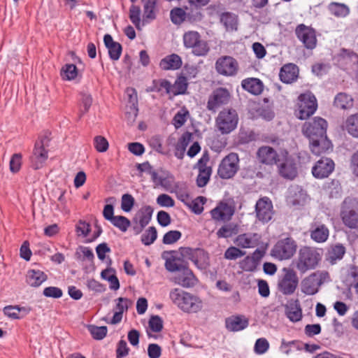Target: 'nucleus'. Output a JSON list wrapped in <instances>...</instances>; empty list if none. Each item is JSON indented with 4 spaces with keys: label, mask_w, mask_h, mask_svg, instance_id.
I'll return each mask as SVG.
<instances>
[{
    "label": "nucleus",
    "mask_w": 358,
    "mask_h": 358,
    "mask_svg": "<svg viewBox=\"0 0 358 358\" xmlns=\"http://www.w3.org/2000/svg\"><path fill=\"white\" fill-rule=\"evenodd\" d=\"M297 249L296 242L290 237L279 240L271 251V255L278 260H287L292 258Z\"/></svg>",
    "instance_id": "39448f33"
},
{
    "label": "nucleus",
    "mask_w": 358,
    "mask_h": 358,
    "mask_svg": "<svg viewBox=\"0 0 358 358\" xmlns=\"http://www.w3.org/2000/svg\"><path fill=\"white\" fill-rule=\"evenodd\" d=\"M329 10L331 14L337 17H345L350 12L349 8L343 4L336 2H332L329 5Z\"/></svg>",
    "instance_id": "37998d69"
},
{
    "label": "nucleus",
    "mask_w": 358,
    "mask_h": 358,
    "mask_svg": "<svg viewBox=\"0 0 358 358\" xmlns=\"http://www.w3.org/2000/svg\"><path fill=\"white\" fill-rule=\"evenodd\" d=\"M280 162L278 166L280 175L284 178L293 180L297 176V167L294 159L285 150L280 152Z\"/></svg>",
    "instance_id": "9d476101"
},
{
    "label": "nucleus",
    "mask_w": 358,
    "mask_h": 358,
    "mask_svg": "<svg viewBox=\"0 0 358 358\" xmlns=\"http://www.w3.org/2000/svg\"><path fill=\"white\" fill-rule=\"evenodd\" d=\"M22 155L20 153H15L12 155L10 160V171L13 173H17L22 165Z\"/></svg>",
    "instance_id": "4d7b16f0"
},
{
    "label": "nucleus",
    "mask_w": 358,
    "mask_h": 358,
    "mask_svg": "<svg viewBox=\"0 0 358 358\" xmlns=\"http://www.w3.org/2000/svg\"><path fill=\"white\" fill-rule=\"evenodd\" d=\"M149 327L154 332H159L163 327L162 319L157 316H152L149 321Z\"/></svg>",
    "instance_id": "338daca9"
},
{
    "label": "nucleus",
    "mask_w": 358,
    "mask_h": 358,
    "mask_svg": "<svg viewBox=\"0 0 358 358\" xmlns=\"http://www.w3.org/2000/svg\"><path fill=\"white\" fill-rule=\"evenodd\" d=\"M341 217L350 229H358V199L348 197L341 205Z\"/></svg>",
    "instance_id": "7ed1b4c3"
},
{
    "label": "nucleus",
    "mask_w": 358,
    "mask_h": 358,
    "mask_svg": "<svg viewBox=\"0 0 358 358\" xmlns=\"http://www.w3.org/2000/svg\"><path fill=\"white\" fill-rule=\"evenodd\" d=\"M76 255H78V258L83 261L87 260L92 262L94 257L92 250L88 247H80L76 252Z\"/></svg>",
    "instance_id": "052dcab7"
},
{
    "label": "nucleus",
    "mask_w": 358,
    "mask_h": 358,
    "mask_svg": "<svg viewBox=\"0 0 358 358\" xmlns=\"http://www.w3.org/2000/svg\"><path fill=\"white\" fill-rule=\"evenodd\" d=\"M269 348V343L264 338H258L254 346V352L257 355H263L266 353Z\"/></svg>",
    "instance_id": "6e6d98bb"
},
{
    "label": "nucleus",
    "mask_w": 358,
    "mask_h": 358,
    "mask_svg": "<svg viewBox=\"0 0 358 358\" xmlns=\"http://www.w3.org/2000/svg\"><path fill=\"white\" fill-rule=\"evenodd\" d=\"M157 0H147L144 4V15L148 19L155 18V10Z\"/></svg>",
    "instance_id": "3c124183"
},
{
    "label": "nucleus",
    "mask_w": 358,
    "mask_h": 358,
    "mask_svg": "<svg viewBox=\"0 0 358 358\" xmlns=\"http://www.w3.org/2000/svg\"><path fill=\"white\" fill-rule=\"evenodd\" d=\"M157 230L154 227H149L142 235L141 241L145 245L152 244L157 238Z\"/></svg>",
    "instance_id": "8fccbe9b"
},
{
    "label": "nucleus",
    "mask_w": 358,
    "mask_h": 358,
    "mask_svg": "<svg viewBox=\"0 0 358 358\" xmlns=\"http://www.w3.org/2000/svg\"><path fill=\"white\" fill-rule=\"evenodd\" d=\"M257 266L256 262L250 255L239 262V267L245 271H254Z\"/></svg>",
    "instance_id": "5fc2aeb1"
},
{
    "label": "nucleus",
    "mask_w": 358,
    "mask_h": 358,
    "mask_svg": "<svg viewBox=\"0 0 358 358\" xmlns=\"http://www.w3.org/2000/svg\"><path fill=\"white\" fill-rule=\"evenodd\" d=\"M141 9L138 6H131L129 10V18L131 22L136 26L137 29L140 28L141 24Z\"/></svg>",
    "instance_id": "680f3d73"
},
{
    "label": "nucleus",
    "mask_w": 358,
    "mask_h": 358,
    "mask_svg": "<svg viewBox=\"0 0 358 358\" xmlns=\"http://www.w3.org/2000/svg\"><path fill=\"white\" fill-rule=\"evenodd\" d=\"M248 324V319L242 315H232L225 320L226 328L230 331H242L247 328Z\"/></svg>",
    "instance_id": "bb28decb"
},
{
    "label": "nucleus",
    "mask_w": 358,
    "mask_h": 358,
    "mask_svg": "<svg viewBox=\"0 0 358 358\" xmlns=\"http://www.w3.org/2000/svg\"><path fill=\"white\" fill-rule=\"evenodd\" d=\"M309 141L310 150L316 155L325 153L332 148L331 143L327 136L310 138Z\"/></svg>",
    "instance_id": "a878e982"
},
{
    "label": "nucleus",
    "mask_w": 358,
    "mask_h": 358,
    "mask_svg": "<svg viewBox=\"0 0 358 358\" xmlns=\"http://www.w3.org/2000/svg\"><path fill=\"white\" fill-rule=\"evenodd\" d=\"M208 162V155L205 154L203 155L196 164L199 170L196 184L200 187H203L207 185L212 173L211 167L207 164Z\"/></svg>",
    "instance_id": "6ab92c4d"
},
{
    "label": "nucleus",
    "mask_w": 358,
    "mask_h": 358,
    "mask_svg": "<svg viewBox=\"0 0 358 358\" xmlns=\"http://www.w3.org/2000/svg\"><path fill=\"white\" fill-rule=\"evenodd\" d=\"M345 252V248L341 244L332 246L328 252L327 260L334 264L336 261L343 258Z\"/></svg>",
    "instance_id": "ea45409f"
},
{
    "label": "nucleus",
    "mask_w": 358,
    "mask_h": 358,
    "mask_svg": "<svg viewBox=\"0 0 358 358\" xmlns=\"http://www.w3.org/2000/svg\"><path fill=\"white\" fill-rule=\"evenodd\" d=\"M286 315L290 321L296 322L302 318V311L300 305L297 303H293L286 306Z\"/></svg>",
    "instance_id": "58836bf2"
},
{
    "label": "nucleus",
    "mask_w": 358,
    "mask_h": 358,
    "mask_svg": "<svg viewBox=\"0 0 358 358\" xmlns=\"http://www.w3.org/2000/svg\"><path fill=\"white\" fill-rule=\"evenodd\" d=\"M181 255L191 260L194 265L200 270L206 269L208 264V255L201 248H182Z\"/></svg>",
    "instance_id": "9b49d317"
},
{
    "label": "nucleus",
    "mask_w": 358,
    "mask_h": 358,
    "mask_svg": "<svg viewBox=\"0 0 358 358\" xmlns=\"http://www.w3.org/2000/svg\"><path fill=\"white\" fill-rule=\"evenodd\" d=\"M298 68L293 64L284 65L280 71V78L285 83H290L298 77Z\"/></svg>",
    "instance_id": "2f4dec72"
},
{
    "label": "nucleus",
    "mask_w": 358,
    "mask_h": 358,
    "mask_svg": "<svg viewBox=\"0 0 358 358\" xmlns=\"http://www.w3.org/2000/svg\"><path fill=\"white\" fill-rule=\"evenodd\" d=\"M341 64L346 66H353L358 64V55L351 51L343 50L340 55Z\"/></svg>",
    "instance_id": "c03bdc74"
},
{
    "label": "nucleus",
    "mask_w": 358,
    "mask_h": 358,
    "mask_svg": "<svg viewBox=\"0 0 358 358\" xmlns=\"http://www.w3.org/2000/svg\"><path fill=\"white\" fill-rule=\"evenodd\" d=\"M131 305V301L126 298L120 297L117 299L116 306L114 308V315L109 323L116 324L121 322L122 314L127 311L129 306Z\"/></svg>",
    "instance_id": "c756f323"
},
{
    "label": "nucleus",
    "mask_w": 358,
    "mask_h": 358,
    "mask_svg": "<svg viewBox=\"0 0 358 358\" xmlns=\"http://www.w3.org/2000/svg\"><path fill=\"white\" fill-rule=\"evenodd\" d=\"M134 204V197L129 194H123L122 196L121 208L124 212H129Z\"/></svg>",
    "instance_id": "0e129e2a"
},
{
    "label": "nucleus",
    "mask_w": 358,
    "mask_h": 358,
    "mask_svg": "<svg viewBox=\"0 0 358 358\" xmlns=\"http://www.w3.org/2000/svg\"><path fill=\"white\" fill-rule=\"evenodd\" d=\"M211 216L216 220H228L234 214L232 207L227 203H221L210 211Z\"/></svg>",
    "instance_id": "7c9ffc66"
},
{
    "label": "nucleus",
    "mask_w": 358,
    "mask_h": 358,
    "mask_svg": "<svg viewBox=\"0 0 358 358\" xmlns=\"http://www.w3.org/2000/svg\"><path fill=\"white\" fill-rule=\"evenodd\" d=\"M181 66V58L176 54L165 57L159 63V66L164 70H176L180 69Z\"/></svg>",
    "instance_id": "f704fd0d"
},
{
    "label": "nucleus",
    "mask_w": 358,
    "mask_h": 358,
    "mask_svg": "<svg viewBox=\"0 0 358 358\" xmlns=\"http://www.w3.org/2000/svg\"><path fill=\"white\" fill-rule=\"evenodd\" d=\"M334 169V162L329 158H322L313 167V175L317 178H324Z\"/></svg>",
    "instance_id": "5701e85b"
},
{
    "label": "nucleus",
    "mask_w": 358,
    "mask_h": 358,
    "mask_svg": "<svg viewBox=\"0 0 358 358\" xmlns=\"http://www.w3.org/2000/svg\"><path fill=\"white\" fill-rule=\"evenodd\" d=\"M157 203L162 207H172L174 206V200L166 194L159 195L157 199Z\"/></svg>",
    "instance_id": "774afa93"
},
{
    "label": "nucleus",
    "mask_w": 358,
    "mask_h": 358,
    "mask_svg": "<svg viewBox=\"0 0 358 358\" xmlns=\"http://www.w3.org/2000/svg\"><path fill=\"white\" fill-rule=\"evenodd\" d=\"M187 88V82L185 77H178L172 85L170 82L163 80L160 81L159 90H164L166 93L170 95H178L185 94Z\"/></svg>",
    "instance_id": "f3484780"
},
{
    "label": "nucleus",
    "mask_w": 358,
    "mask_h": 358,
    "mask_svg": "<svg viewBox=\"0 0 358 358\" xmlns=\"http://www.w3.org/2000/svg\"><path fill=\"white\" fill-rule=\"evenodd\" d=\"M46 280V274L41 270L31 269L27 272V282L32 287H38Z\"/></svg>",
    "instance_id": "c9c22d12"
},
{
    "label": "nucleus",
    "mask_w": 358,
    "mask_h": 358,
    "mask_svg": "<svg viewBox=\"0 0 358 358\" xmlns=\"http://www.w3.org/2000/svg\"><path fill=\"white\" fill-rule=\"evenodd\" d=\"M308 201L306 193L299 186H293L289 189L287 198V203L296 208L304 206Z\"/></svg>",
    "instance_id": "b1692460"
},
{
    "label": "nucleus",
    "mask_w": 358,
    "mask_h": 358,
    "mask_svg": "<svg viewBox=\"0 0 358 358\" xmlns=\"http://www.w3.org/2000/svg\"><path fill=\"white\" fill-rule=\"evenodd\" d=\"M191 140V134H184L178 141L176 145L175 156L182 159L185 156V152Z\"/></svg>",
    "instance_id": "4c0bfd02"
},
{
    "label": "nucleus",
    "mask_w": 358,
    "mask_h": 358,
    "mask_svg": "<svg viewBox=\"0 0 358 358\" xmlns=\"http://www.w3.org/2000/svg\"><path fill=\"white\" fill-rule=\"evenodd\" d=\"M183 44L186 48H192V53L196 56H204L209 51L207 42L201 39V35L196 31H188L182 37Z\"/></svg>",
    "instance_id": "423d86ee"
},
{
    "label": "nucleus",
    "mask_w": 358,
    "mask_h": 358,
    "mask_svg": "<svg viewBox=\"0 0 358 358\" xmlns=\"http://www.w3.org/2000/svg\"><path fill=\"white\" fill-rule=\"evenodd\" d=\"M152 213V210L150 206L145 207L143 211L141 212L138 226L134 227L136 234L140 233L142 229L149 223L151 220Z\"/></svg>",
    "instance_id": "a19ab883"
},
{
    "label": "nucleus",
    "mask_w": 358,
    "mask_h": 358,
    "mask_svg": "<svg viewBox=\"0 0 358 358\" xmlns=\"http://www.w3.org/2000/svg\"><path fill=\"white\" fill-rule=\"evenodd\" d=\"M245 255V252L242 251L239 248L231 246L229 247L224 252V258L229 260H234L241 257Z\"/></svg>",
    "instance_id": "13d9d810"
},
{
    "label": "nucleus",
    "mask_w": 358,
    "mask_h": 358,
    "mask_svg": "<svg viewBox=\"0 0 358 358\" xmlns=\"http://www.w3.org/2000/svg\"><path fill=\"white\" fill-rule=\"evenodd\" d=\"M237 233L236 227L232 224H228L222 226L217 231L218 238H229Z\"/></svg>",
    "instance_id": "09e8293b"
},
{
    "label": "nucleus",
    "mask_w": 358,
    "mask_h": 358,
    "mask_svg": "<svg viewBox=\"0 0 358 358\" xmlns=\"http://www.w3.org/2000/svg\"><path fill=\"white\" fill-rule=\"evenodd\" d=\"M181 233L177 230H173L164 234L163 238V243L166 245H170L176 243L181 238Z\"/></svg>",
    "instance_id": "e2e57ef3"
},
{
    "label": "nucleus",
    "mask_w": 358,
    "mask_h": 358,
    "mask_svg": "<svg viewBox=\"0 0 358 358\" xmlns=\"http://www.w3.org/2000/svg\"><path fill=\"white\" fill-rule=\"evenodd\" d=\"M322 257V250L317 248L303 246L300 248L295 266L301 273L315 269Z\"/></svg>",
    "instance_id": "f03ea898"
},
{
    "label": "nucleus",
    "mask_w": 358,
    "mask_h": 358,
    "mask_svg": "<svg viewBox=\"0 0 358 358\" xmlns=\"http://www.w3.org/2000/svg\"><path fill=\"white\" fill-rule=\"evenodd\" d=\"M295 32L297 38L307 49L313 50L316 47L317 38L313 29L302 24L296 27Z\"/></svg>",
    "instance_id": "a211bd4d"
},
{
    "label": "nucleus",
    "mask_w": 358,
    "mask_h": 358,
    "mask_svg": "<svg viewBox=\"0 0 358 358\" xmlns=\"http://www.w3.org/2000/svg\"><path fill=\"white\" fill-rule=\"evenodd\" d=\"M61 75L63 79L71 80L77 77V67L74 64H66L62 69Z\"/></svg>",
    "instance_id": "de8ad7c7"
},
{
    "label": "nucleus",
    "mask_w": 358,
    "mask_h": 358,
    "mask_svg": "<svg viewBox=\"0 0 358 358\" xmlns=\"http://www.w3.org/2000/svg\"><path fill=\"white\" fill-rule=\"evenodd\" d=\"M31 311L27 306H7L3 308V313L10 319L20 320L27 316Z\"/></svg>",
    "instance_id": "c85d7f7f"
},
{
    "label": "nucleus",
    "mask_w": 358,
    "mask_h": 358,
    "mask_svg": "<svg viewBox=\"0 0 358 358\" xmlns=\"http://www.w3.org/2000/svg\"><path fill=\"white\" fill-rule=\"evenodd\" d=\"M320 282L316 274H311L301 282V291L306 294L313 295L318 292Z\"/></svg>",
    "instance_id": "cd10ccee"
},
{
    "label": "nucleus",
    "mask_w": 358,
    "mask_h": 358,
    "mask_svg": "<svg viewBox=\"0 0 358 358\" xmlns=\"http://www.w3.org/2000/svg\"><path fill=\"white\" fill-rule=\"evenodd\" d=\"M234 243L241 248H254L262 243V236L258 233L242 234L236 238Z\"/></svg>",
    "instance_id": "412c9836"
},
{
    "label": "nucleus",
    "mask_w": 358,
    "mask_h": 358,
    "mask_svg": "<svg viewBox=\"0 0 358 358\" xmlns=\"http://www.w3.org/2000/svg\"><path fill=\"white\" fill-rule=\"evenodd\" d=\"M171 22L176 25L182 24L187 17L185 10L181 8H174L170 12Z\"/></svg>",
    "instance_id": "49530a36"
},
{
    "label": "nucleus",
    "mask_w": 358,
    "mask_h": 358,
    "mask_svg": "<svg viewBox=\"0 0 358 358\" xmlns=\"http://www.w3.org/2000/svg\"><path fill=\"white\" fill-rule=\"evenodd\" d=\"M110 222L122 231H126L130 225V221L125 217L122 215L115 216Z\"/></svg>",
    "instance_id": "603ef678"
},
{
    "label": "nucleus",
    "mask_w": 358,
    "mask_h": 358,
    "mask_svg": "<svg viewBox=\"0 0 358 358\" xmlns=\"http://www.w3.org/2000/svg\"><path fill=\"white\" fill-rule=\"evenodd\" d=\"M171 280L185 288L193 287L198 282L193 272L186 266L182 267L178 273H176L171 278Z\"/></svg>",
    "instance_id": "dca6fc26"
},
{
    "label": "nucleus",
    "mask_w": 358,
    "mask_h": 358,
    "mask_svg": "<svg viewBox=\"0 0 358 358\" xmlns=\"http://www.w3.org/2000/svg\"><path fill=\"white\" fill-rule=\"evenodd\" d=\"M241 85L244 90L255 95L261 94L264 87L262 82L259 79L255 78L243 80Z\"/></svg>",
    "instance_id": "72a5a7b5"
},
{
    "label": "nucleus",
    "mask_w": 358,
    "mask_h": 358,
    "mask_svg": "<svg viewBox=\"0 0 358 358\" xmlns=\"http://www.w3.org/2000/svg\"><path fill=\"white\" fill-rule=\"evenodd\" d=\"M169 298L174 305L187 313H196L203 308V301L198 296L179 288L170 291Z\"/></svg>",
    "instance_id": "f257e3e1"
},
{
    "label": "nucleus",
    "mask_w": 358,
    "mask_h": 358,
    "mask_svg": "<svg viewBox=\"0 0 358 358\" xmlns=\"http://www.w3.org/2000/svg\"><path fill=\"white\" fill-rule=\"evenodd\" d=\"M216 71L224 76H234L239 69L237 60L231 56H222L219 57L215 64Z\"/></svg>",
    "instance_id": "f8f14e48"
},
{
    "label": "nucleus",
    "mask_w": 358,
    "mask_h": 358,
    "mask_svg": "<svg viewBox=\"0 0 358 358\" xmlns=\"http://www.w3.org/2000/svg\"><path fill=\"white\" fill-rule=\"evenodd\" d=\"M352 105V98L345 93H339L336 96L334 99V106L337 108L341 109H348L351 108Z\"/></svg>",
    "instance_id": "79ce46f5"
},
{
    "label": "nucleus",
    "mask_w": 358,
    "mask_h": 358,
    "mask_svg": "<svg viewBox=\"0 0 358 358\" xmlns=\"http://www.w3.org/2000/svg\"><path fill=\"white\" fill-rule=\"evenodd\" d=\"M327 121L322 117H315L312 121L306 122L303 126V133L309 139L326 136Z\"/></svg>",
    "instance_id": "ddd939ff"
},
{
    "label": "nucleus",
    "mask_w": 358,
    "mask_h": 358,
    "mask_svg": "<svg viewBox=\"0 0 358 358\" xmlns=\"http://www.w3.org/2000/svg\"><path fill=\"white\" fill-rule=\"evenodd\" d=\"M309 232L310 238L318 243L327 241L329 236L327 227L317 220H315L310 224Z\"/></svg>",
    "instance_id": "aec40b11"
},
{
    "label": "nucleus",
    "mask_w": 358,
    "mask_h": 358,
    "mask_svg": "<svg viewBox=\"0 0 358 358\" xmlns=\"http://www.w3.org/2000/svg\"><path fill=\"white\" fill-rule=\"evenodd\" d=\"M317 108V99L311 92H307L299 96L297 116L299 119H307L315 112Z\"/></svg>",
    "instance_id": "6e6552de"
},
{
    "label": "nucleus",
    "mask_w": 358,
    "mask_h": 358,
    "mask_svg": "<svg viewBox=\"0 0 358 358\" xmlns=\"http://www.w3.org/2000/svg\"><path fill=\"white\" fill-rule=\"evenodd\" d=\"M343 128L350 136L358 138V114L351 115L348 117Z\"/></svg>",
    "instance_id": "e433bc0d"
},
{
    "label": "nucleus",
    "mask_w": 358,
    "mask_h": 358,
    "mask_svg": "<svg viewBox=\"0 0 358 358\" xmlns=\"http://www.w3.org/2000/svg\"><path fill=\"white\" fill-rule=\"evenodd\" d=\"M189 112L185 109H181L174 116L173 124L176 129L181 127L187 120Z\"/></svg>",
    "instance_id": "864d4df0"
},
{
    "label": "nucleus",
    "mask_w": 358,
    "mask_h": 358,
    "mask_svg": "<svg viewBox=\"0 0 358 358\" xmlns=\"http://www.w3.org/2000/svg\"><path fill=\"white\" fill-rule=\"evenodd\" d=\"M94 147L98 152H106L108 148V142L104 137L97 136L94 138Z\"/></svg>",
    "instance_id": "69168bd1"
},
{
    "label": "nucleus",
    "mask_w": 358,
    "mask_h": 358,
    "mask_svg": "<svg viewBox=\"0 0 358 358\" xmlns=\"http://www.w3.org/2000/svg\"><path fill=\"white\" fill-rule=\"evenodd\" d=\"M103 42L106 47L108 48L110 59L113 60L119 59L122 52L121 45L117 42H115L110 34H106L104 36Z\"/></svg>",
    "instance_id": "473e14b6"
},
{
    "label": "nucleus",
    "mask_w": 358,
    "mask_h": 358,
    "mask_svg": "<svg viewBox=\"0 0 358 358\" xmlns=\"http://www.w3.org/2000/svg\"><path fill=\"white\" fill-rule=\"evenodd\" d=\"M283 275L279 278L278 282V290L285 295L292 294L298 285L299 279L294 271L284 268Z\"/></svg>",
    "instance_id": "1a4fd4ad"
},
{
    "label": "nucleus",
    "mask_w": 358,
    "mask_h": 358,
    "mask_svg": "<svg viewBox=\"0 0 358 358\" xmlns=\"http://www.w3.org/2000/svg\"><path fill=\"white\" fill-rule=\"evenodd\" d=\"M221 22L227 30H236L237 29V16L230 13H223L221 16Z\"/></svg>",
    "instance_id": "a18cd8bd"
},
{
    "label": "nucleus",
    "mask_w": 358,
    "mask_h": 358,
    "mask_svg": "<svg viewBox=\"0 0 358 358\" xmlns=\"http://www.w3.org/2000/svg\"><path fill=\"white\" fill-rule=\"evenodd\" d=\"M258 160L267 165H273L280 162V153L270 146H262L259 148L257 152Z\"/></svg>",
    "instance_id": "393cba45"
},
{
    "label": "nucleus",
    "mask_w": 358,
    "mask_h": 358,
    "mask_svg": "<svg viewBox=\"0 0 358 358\" xmlns=\"http://www.w3.org/2000/svg\"><path fill=\"white\" fill-rule=\"evenodd\" d=\"M50 139L45 136L37 141L34 145L32 155L30 157L31 166L34 169L43 167L48 158V147Z\"/></svg>",
    "instance_id": "0eeeda50"
},
{
    "label": "nucleus",
    "mask_w": 358,
    "mask_h": 358,
    "mask_svg": "<svg viewBox=\"0 0 358 358\" xmlns=\"http://www.w3.org/2000/svg\"><path fill=\"white\" fill-rule=\"evenodd\" d=\"M257 217L262 222H268L273 216V206L268 198L259 199L255 205Z\"/></svg>",
    "instance_id": "4be33fe9"
},
{
    "label": "nucleus",
    "mask_w": 358,
    "mask_h": 358,
    "mask_svg": "<svg viewBox=\"0 0 358 358\" xmlns=\"http://www.w3.org/2000/svg\"><path fill=\"white\" fill-rule=\"evenodd\" d=\"M231 99V94L228 90L218 87L213 91L209 96L207 108L210 111H215L223 105H227Z\"/></svg>",
    "instance_id": "2eb2a0df"
},
{
    "label": "nucleus",
    "mask_w": 358,
    "mask_h": 358,
    "mask_svg": "<svg viewBox=\"0 0 358 358\" xmlns=\"http://www.w3.org/2000/svg\"><path fill=\"white\" fill-rule=\"evenodd\" d=\"M89 331L94 338L101 340L106 336L108 330L107 327L105 326L96 327L92 325L89 327Z\"/></svg>",
    "instance_id": "bf43d9fd"
},
{
    "label": "nucleus",
    "mask_w": 358,
    "mask_h": 358,
    "mask_svg": "<svg viewBox=\"0 0 358 358\" xmlns=\"http://www.w3.org/2000/svg\"><path fill=\"white\" fill-rule=\"evenodd\" d=\"M238 122V116L236 110L225 108L219 113L215 119V125L222 134H227L236 128Z\"/></svg>",
    "instance_id": "20e7f679"
},
{
    "label": "nucleus",
    "mask_w": 358,
    "mask_h": 358,
    "mask_svg": "<svg viewBox=\"0 0 358 358\" xmlns=\"http://www.w3.org/2000/svg\"><path fill=\"white\" fill-rule=\"evenodd\" d=\"M239 159L236 153H230L221 162L218 168V174L222 178H232L238 169Z\"/></svg>",
    "instance_id": "4468645a"
}]
</instances>
